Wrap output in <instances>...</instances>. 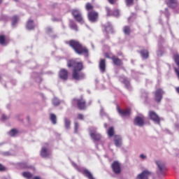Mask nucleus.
Listing matches in <instances>:
<instances>
[{
  "label": "nucleus",
  "instance_id": "nucleus-29",
  "mask_svg": "<svg viewBox=\"0 0 179 179\" xmlns=\"http://www.w3.org/2000/svg\"><path fill=\"white\" fill-rule=\"evenodd\" d=\"M64 127L66 129H69L71 128V120L68 118H64Z\"/></svg>",
  "mask_w": 179,
  "mask_h": 179
},
{
  "label": "nucleus",
  "instance_id": "nucleus-33",
  "mask_svg": "<svg viewBox=\"0 0 179 179\" xmlns=\"http://www.w3.org/2000/svg\"><path fill=\"white\" fill-rule=\"evenodd\" d=\"M6 41V36L5 35H0V44L3 45Z\"/></svg>",
  "mask_w": 179,
  "mask_h": 179
},
{
  "label": "nucleus",
  "instance_id": "nucleus-15",
  "mask_svg": "<svg viewBox=\"0 0 179 179\" xmlns=\"http://www.w3.org/2000/svg\"><path fill=\"white\" fill-rule=\"evenodd\" d=\"M90 136H91V138H92V139H93V141H100V139H101V135H100V134H99L94 131H90Z\"/></svg>",
  "mask_w": 179,
  "mask_h": 179
},
{
  "label": "nucleus",
  "instance_id": "nucleus-16",
  "mask_svg": "<svg viewBox=\"0 0 179 179\" xmlns=\"http://www.w3.org/2000/svg\"><path fill=\"white\" fill-rule=\"evenodd\" d=\"M145 124V121L143 118L138 116L134 119V125H138V127H143Z\"/></svg>",
  "mask_w": 179,
  "mask_h": 179
},
{
  "label": "nucleus",
  "instance_id": "nucleus-37",
  "mask_svg": "<svg viewBox=\"0 0 179 179\" xmlns=\"http://www.w3.org/2000/svg\"><path fill=\"white\" fill-rule=\"evenodd\" d=\"M8 169L6 166H3L2 164H0V172L7 171Z\"/></svg>",
  "mask_w": 179,
  "mask_h": 179
},
{
  "label": "nucleus",
  "instance_id": "nucleus-50",
  "mask_svg": "<svg viewBox=\"0 0 179 179\" xmlns=\"http://www.w3.org/2000/svg\"><path fill=\"white\" fill-rule=\"evenodd\" d=\"M1 3H2V0H0V5H1Z\"/></svg>",
  "mask_w": 179,
  "mask_h": 179
},
{
  "label": "nucleus",
  "instance_id": "nucleus-18",
  "mask_svg": "<svg viewBox=\"0 0 179 179\" xmlns=\"http://www.w3.org/2000/svg\"><path fill=\"white\" fill-rule=\"evenodd\" d=\"M82 174H83V176H85V177H87V178L88 179H95L94 176H93V174L92 173V172H90L89 170L87 169H84L81 171Z\"/></svg>",
  "mask_w": 179,
  "mask_h": 179
},
{
  "label": "nucleus",
  "instance_id": "nucleus-12",
  "mask_svg": "<svg viewBox=\"0 0 179 179\" xmlns=\"http://www.w3.org/2000/svg\"><path fill=\"white\" fill-rule=\"evenodd\" d=\"M165 3H166L168 8L174 9L178 6V1L177 0H165Z\"/></svg>",
  "mask_w": 179,
  "mask_h": 179
},
{
  "label": "nucleus",
  "instance_id": "nucleus-44",
  "mask_svg": "<svg viewBox=\"0 0 179 179\" xmlns=\"http://www.w3.org/2000/svg\"><path fill=\"white\" fill-rule=\"evenodd\" d=\"M140 157H141V159H146V156H145V155H143V154H141V155H140Z\"/></svg>",
  "mask_w": 179,
  "mask_h": 179
},
{
  "label": "nucleus",
  "instance_id": "nucleus-9",
  "mask_svg": "<svg viewBox=\"0 0 179 179\" xmlns=\"http://www.w3.org/2000/svg\"><path fill=\"white\" fill-rule=\"evenodd\" d=\"M111 167L115 174H120V173H121V164H120V162L117 161L113 162Z\"/></svg>",
  "mask_w": 179,
  "mask_h": 179
},
{
  "label": "nucleus",
  "instance_id": "nucleus-11",
  "mask_svg": "<svg viewBox=\"0 0 179 179\" xmlns=\"http://www.w3.org/2000/svg\"><path fill=\"white\" fill-rule=\"evenodd\" d=\"M111 60L113 64L115 66H122L124 65V62H122V59H120L118 57L113 55L111 57Z\"/></svg>",
  "mask_w": 179,
  "mask_h": 179
},
{
  "label": "nucleus",
  "instance_id": "nucleus-28",
  "mask_svg": "<svg viewBox=\"0 0 179 179\" xmlns=\"http://www.w3.org/2000/svg\"><path fill=\"white\" fill-rule=\"evenodd\" d=\"M50 121L52 122V124L54 125H55V124H57V115H55V114H54V113H50Z\"/></svg>",
  "mask_w": 179,
  "mask_h": 179
},
{
  "label": "nucleus",
  "instance_id": "nucleus-23",
  "mask_svg": "<svg viewBox=\"0 0 179 179\" xmlns=\"http://www.w3.org/2000/svg\"><path fill=\"white\" fill-rule=\"evenodd\" d=\"M140 54L143 58H145V59H148V58H149V51H148V50H141L140 51Z\"/></svg>",
  "mask_w": 179,
  "mask_h": 179
},
{
  "label": "nucleus",
  "instance_id": "nucleus-3",
  "mask_svg": "<svg viewBox=\"0 0 179 179\" xmlns=\"http://www.w3.org/2000/svg\"><path fill=\"white\" fill-rule=\"evenodd\" d=\"M71 15L73 16V18L78 23H83V16L82 15V13L78 9H73L71 10Z\"/></svg>",
  "mask_w": 179,
  "mask_h": 179
},
{
  "label": "nucleus",
  "instance_id": "nucleus-41",
  "mask_svg": "<svg viewBox=\"0 0 179 179\" xmlns=\"http://www.w3.org/2000/svg\"><path fill=\"white\" fill-rule=\"evenodd\" d=\"M117 1L118 0H108V2L110 3V5H115V3H117Z\"/></svg>",
  "mask_w": 179,
  "mask_h": 179
},
{
  "label": "nucleus",
  "instance_id": "nucleus-25",
  "mask_svg": "<svg viewBox=\"0 0 179 179\" xmlns=\"http://www.w3.org/2000/svg\"><path fill=\"white\" fill-rule=\"evenodd\" d=\"M123 33L126 35V36H129V34H131V27L129 26H124L123 27Z\"/></svg>",
  "mask_w": 179,
  "mask_h": 179
},
{
  "label": "nucleus",
  "instance_id": "nucleus-51",
  "mask_svg": "<svg viewBox=\"0 0 179 179\" xmlns=\"http://www.w3.org/2000/svg\"><path fill=\"white\" fill-rule=\"evenodd\" d=\"M23 164H24V163H22V164H21V166H23Z\"/></svg>",
  "mask_w": 179,
  "mask_h": 179
},
{
  "label": "nucleus",
  "instance_id": "nucleus-36",
  "mask_svg": "<svg viewBox=\"0 0 179 179\" xmlns=\"http://www.w3.org/2000/svg\"><path fill=\"white\" fill-rule=\"evenodd\" d=\"M79 129V123L78 122H74V131L76 134H78V131Z\"/></svg>",
  "mask_w": 179,
  "mask_h": 179
},
{
  "label": "nucleus",
  "instance_id": "nucleus-52",
  "mask_svg": "<svg viewBox=\"0 0 179 179\" xmlns=\"http://www.w3.org/2000/svg\"><path fill=\"white\" fill-rule=\"evenodd\" d=\"M24 169H27V166H24Z\"/></svg>",
  "mask_w": 179,
  "mask_h": 179
},
{
  "label": "nucleus",
  "instance_id": "nucleus-27",
  "mask_svg": "<svg viewBox=\"0 0 179 179\" xmlns=\"http://www.w3.org/2000/svg\"><path fill=\"white\" fill-rule=\"evenodd\" d=\"M107 133L110 138H113V136H114V134H115V131H114V127H109Z\"/></svg>",
  "mask_w": 179,
  "mask_h": 179
},
{
  "label": "nucleus",
  "instance_id": "nucleus-30",
  "mask_svg": "<svg viewBox=\"0 0 179 179\" xmlns=\"http://www.w3.org/2000/svg\"><path fill=\"white\" fill-rule=\"evenodd\" d=\"M12 20V25L15 26L17 24L19 20V17L17 15H15L11 18Z\"/></svg>",
  "mask_w": 179,
  "mask_h": 179
},
{
  "label": "nucleus",
  "instance_id": "nucleus-45",
  "mask_svg": "<svg viewBox=\"0 0 179 179\" xmlns=\"http://www.w3.org/2000/svg\"><path fill=\"white\" fill-rule=\"evenodd\" d=\"M2 120H3V121H5L6 120H8V117H6V115H2Z\"/></svg>",
  "mask_w": 179,
  "mask_h": 179
},
{
  "label": "nucleus",
  "instance_id": "nucleus-1",
  "mask_svg": "<svg viewBox=\"0 0 179 179\" xmlns=\"http://www.w3.org/2000/svg\"><path fill=\"white\" fill-rule=\"evenodd\" d=\"M68 68H73L72 78L74 80H83L85 79V73L82 72L85 69L83 62L78 61L76 59H69L67 61Z\"/></svg>",
  "mask_w": 179,
  "mask_h": 179
},
{
  "label": "nucleus",
  "instance_id": "nucleus-26",
  "mask_svg": "<svg viewBox=\"0 0 179 179\" xmlns=\"http://www.w3.org/2000/svg\"><path fill=\"white\" fill-rule=\"evenodd\" d=\"M85 9L87 12H90V10H94L93 9H94V6H93L92 3H87L85 4Z\"/></svg>",
  "mask_w": 179,
  "mask_h": 179
},
{
  "label": "nucleus",
  "instance_id": "nucleus-20",
  "mask_svg": "<svg viewBox=\"0 0 179 179\" xmlns=\"http://www.w3.org/2000/svg\"><path fill=\"white\" fill-rule=\"evenodd\" d=\"M156 164L157 165L159 170L161 173H163V171L166 170V165L164 163L157 161Z\"/></svg>",
  "mask_w": 179,
  "mask_h": 179
},
{
  "label": "nucleus",
  "instance_id": "nucleus-10",
  "mask_svg": "<svg viewBox=\"0 0 179 179\" xmlns=\"http://www.w3.org/2000/svg\"><path fill=\"white\" fill-rule=\"evenodd\" d=\"M59 78L62 79V80H68L69 78V72L68 70L65 69H61L59 71Z\"/></svg>",
  "mask_w": 179,
  "mask_h": 179
},
{
  "label": "nucleus",
  "instance_id": "nucleus-19",
  "mask_svg": "<svg viewBox=\"0 0 179 179\" xmlns=\"http://www.w3.org/2000/svg\"><path fill=\"white\" fill-rule=\"evenodd\" d=\"M99 69L103 73H104V72H106V59H100Z\"/></svg>",
  "mask_w": 179,
  "mask_h": 179
},
{
  "label": "nucleus",
  "instance_id": "nucleus-13",
  "mask_svg": "<svg viewBox=\"0 0 179 179\" xmlns=\"http://www.w3.org/2000/svg\"><path fill=\"white\" fill-rule=\"evenodd\" d=\"M77 106L79 110H85L86 108V101L83 99H77Z\"/></svg>",
  "mask_w": 179,
  "mask_h": 179
},
{
  "label": "nucleus",
  "instance_id": "nucleus-2",
  "mask_svg": "<svg viewBox=\"0 0 179 179\" xmlns=\"http://www.w3.org/2000/svg\"><path fill=\"white\" fill-rule=\"evenodd\" d=\"M66 44L71 47L76 54L78 55H85L89 57V49L84 46L79 41L71 39L66 42Z\"/></svg>",
  "mask_w": 179,
  "mask_h": 179
},
{
  "label": "nucleus",
  "instance_id": "nucleus-47",
  "mask_svg": "<svg viewBox=\"0 0 179 179\" xmlns=\"http://www.w3.org/2000/svg\"><path fill=\"white\" fill-rule=\"evenodd\" d=\"M133 15H131L130 17H128V22H131V19H132Z\"/></svg>",
  "mask_w": 179,
  "mask_h": 179
},
{
  "label": "nucleus",
  "instance_id": "nucleus-53",
  "mask_svg": "<svg viewBox=\"0 0 179 179\" xmlns=\"http://www.w3.org/2000/svg\"><path fill=\"white\" fill-rule=\"evenodd\" d=\"M0 79H1V76H0Z\"/></svg>",
  "mask_w": 179,
  "mask_h": 179
},
{
  "label": "nucleus",
  "instance_id": "nucleus-5",
  "mask_svg": "<svg viewBox=\"0 0 179 179\" xmlns=\"http://www.w3.org/2000/svg\"><path fill=\"white\" fill-rule=\"evenodd\" d=\"M148 117H150L151 121H153V122H155V124H158V125H160L161 119L159 115L156 113V112H155L154 110H150L148 112Z\"/></svg>",
  "mask_w": 179,
  "mask_h": 179
},
{
  "label": "nucleus",
  "instance_id": "nucleus-48",
  "mask_svg": "<svg viewBox=\"0 0 179 179\" xmlns=\"http://www.w3.org/2000/svg\"><path fill=\"white\" fill-rule=\"evenodd\" d=\"M176 91L179 94V87H176Z\"/></svg>",
  "mask_w": 179,
  "mask_h": 179
},
{
  "label": "nucleus",
  "instance_id": "nucleus-35",
  "mask_svg": "<svg viewBox=\"0 0 179 179\" xmlns=\"http://www.w3.org/2000/svg\"><path fill=\"white\" fill-rule=\"evenodd\" d=\"M127 6H132L134 5V0H124Z\"/></svg>",
  "mask_w": 179,
  "mask_h": 179
},
{
  "label": "nucleus",
  "instance_id": "nucleus-31",
  "mask_svg": "<svg viewBox=\"0 0 179 179\" xmlns=\"http://www.w3.org/2000/svg\"><path fill=\"white\" fill-rule=\"evenodd\" d=\"M105 10L108 17L113 16V11L111 10V8H110V7L106 6L105 8Z\"/></svg>",
  "mask_w": 179,
  "mask_h": 179
},
{
  "label": "nucleus",
  "instance_id": "nucleus-34",
  "mask_svg": "<svg viewBox=\"0 0 179 179\" xmlns=\"http://www.w3.org/2000/svg\"><path fill=\"white\" fill-rule=\"evenodd\" d=\"M17 134V130L16 129H13L9 131L10 136H15Z\"/></svg>",
  "mask_w": 179,
  "mask_h": 179
},
{
  "label": "nucleus",
  "instance_id": "nucleus-4",
  "mask_svg": "<svg viewBox=\"0 0 179 179\" xmlns=\"http://www.w3.org/2000/svg\"><path fill=\"white\" fill-rule=\"evenodd\" d=\"M88 20L92 23H96L99 20V13L96 10H90L87 13Z\"/></svg>",
  "mask_w": 179,
  "mask_h": 179
},
{
  "label": "nucleus",
  "instance_id": "nucleus-32",
  "mask_svg": "<svg viewBox=\"0 0 179 179\" xmlns=\"http://www.w3.org/2000/svg\"><path fill=\"white\" fill-rule=\"evenodd\" d=\"M70 28H71L72 30H75V31H78V25H77L75 22H71V24H70Z\"/></svg>",
  "mask_w": 179,
  "mask_h": 179
},
{
  "label": "nucleus",
  "instance_id": "nucleus-43",
  "mask_svg": "<svg viewBox=\"0 0 179 179\" xmlns=\"http://www.w3.org/2000/svg\"><path fill=\"white\" fill-rule=\"evenodd\" d=\"M78 120H83V115H82L81 113H79L78 115Z\"/></svg>",
  "mask_w": 179,
  "mask_h": 179
},
{
  "label": "nucleus",
  "instance_id": "nucleus-7",
  "mask_svg": "<svg viewBox=\"0 0 179 179\" xmlns=\"http://www.w3.org/2000/svg\"><path fill=\"white\" fill-rule=\"evenodd\" d=\"M163 94H164V91L162 88H158L155 92V100L156 103H160L163 99Z\"/></svg>",
  "mask_w": 179,
  "mask_h": 179
},
{
  "label": "nucleus",
  "instance_id": "nucleus-42",
  "mask_svg": "<svg viewBox=\"0 0 179 179\" xmlns=\"http://www.w3.org/2000/svg\"><path fill=\"white\" fill-rule=\"evenodd\" d=\"M111 54L108 53V52H106L105 53V57L108 58V59H111Z\"/></svg>",
  "mask_w": 179,
  "mask_h": 179
},
{
  "label": "nucleus",
  "instance_id": "nucleus-14",
  "mask_svg": "<svg viewBox=\"0 0 179 179\" xmlns=\"http://www.w3.org/2000/svg\"><path fill=\"white\" fill-rule=\"evenodd\" d=\"M152 174L149 171H143L141 174L137 176L136 179H149V176Z\"/></svg>",
  "mask_w": 179,
  "mask_h": 179
},
{
  "label": "nucleus",
  "instance_id": "nucleus-49",
  "mask_svg": "<svg viewBox=\"0 0 179 179\" xmlns=\"http://www.w3.org/2000/svg\"><path fill=\"white\" fill-rule=\"evenodd\" d=\"M15 2H18L19 1V0H14Z\"/></svg>",
  "mask_w": 179,
  "mask_h": 179
},
{
  "label": "nucleus",
  "instance_id": "nucleus-38",
  "mask_svg": "<svg viewBox=\"0 0 179 179\" xmlns=\"http://www.w3.org/2000/svg\"><path fill=\"white\" fill-rule=\"evenodd\" d=\"M52 104L54 106H59V104H61V102L59 101V100L57 99H53L52 101Z\"/></svg>",
  "mask_w": 179,
  "mask_h": 179
},
{
  "label": "nucleus",
  "instance_id": "nucleus-46",
  "mask_svg": "<svg viewBox=\"0 0 179 179\" xmlns=\"http://www.w3.org/2000/svg\"><path fill=\"white\" fill-rule=\"evenodd\" d=\"M32 179H41V178L40 176H34L32 178Z\"/></svg>",
  "mask_w": 179,
  "mask_h": 179
},
{
  "label": "nucleus",
  "instance_id": "nucleus-6",
  "mask_svg": "<svg viewBox=\"0 0 179 179\" xmlns=\"http://www.w3.org/2000/svg\"><path fill=\"white\" fill-rule=\"evenodd\" d=\"M40 155L41 156V157H43L44 159L50 157V156H51V152L48 149V143H45V146L42 147L40 151Z\"/></svg>",
  "mask_w": 179,
  "mask_h": 179
},
{
  "label": "nucleus",
  "instance_id": "nucleus-24",
  "mask_svg": "<svg viewBox=\"0 0 179 179\" xmlns=\"http://www.w3.org/2000/svg\"><path fill=\"white\" fill-rule=\"evenodd\" d=\"M22 176L24 178H27V179H31L33 178V173L29 172V171H25V172H23L22 173Z\"/></svg>",
  "mask_w": 179,
  "mask_h": 179
},
{
  "label": "nucleus",
  "instance_id": "nucleus-39",
  "mask_svg": "<svg viewBox=\"0 0 179 179\" xmlns=\"http://www.w3.org/2000/svg\"><path fill=\"white\" fill-rule=\"evenodd\" d=\"M122 83L125 85L126 87H129V80H128L127 79H124Z\"/></svg>",
  "mask_w": 179,
  "mask_h": 179
},
{
  "label": "nucleus",
  "instance_id": "nucleus-22",
  "mask_svg": "<svg viewBox=\"0 0 179 179\" xmlns=\"http://www.w3.org/2000/svg\"><path fill=\"white\" fill-rule=\"evenodd\" d=\"M27 29L28 30H33L34 29V21L32 20H28L27 22Z\"/></svg>",
  "mask_w": 179,
  "mask_h": 179
},
{
  "label": "nucleus",
  "instance_id": "nucleus-40",
  "mask_svg": "<svg viewBox=\"0 0 179 179\" xmlns=\"http://www.w3.org/2000/svg\"><path fill=\"white\" fill-rule=\"evenodd\" d=\"M112 15H113V16H120V10H115L113 13H112Z\"/></svg>",
  "mask_w": 179,
  "mask_h": 179
},
{
  "label": "nucleus",
  "instance_id": "nucleus-21",
  "mask_svg": "<svg viewBox=\"0 0 179 179\" xmlns=\"http://www.w3.org/2000/svg\"><path fill=\"white\" fill-rule=\"evenodd\" d=\"M103 27L106 33H113V25H111V23L108 22Z\"/></svg>",
  "mask_w": 179,
  "mask_h": 179
},
{
  "label": "nucleus",
  "instance_id": "nucleus-8",
  "mask_svg": "<svg viewBox=\"0 0 179 179\" xmlns=\"http://www.w3.org/2000/svg\"><path fill=\"white\" fill-rule=\"evenodd\" d=\"M117 111L121 117H129V115H131V109L127 108L126 110H122L118 105H117Z\"/></svg>",
  "mask_w": 179,
  "mask_h": 179
},
{
  "label": "nucleus",
  "instance_id": "nucleus-17",
  "mask_svg": "<svg viewBox=\"0 0 179 179\" xmlns=\"http://www.w3.org/2000/svg\"><path fill=\"white\" fill-rule=\"evenodd\" d=\"M114 142H115V146L117 148H120L121 145H122V138L120 136L115 135L114 136Z\"/></svg>",
  "mask_w": 179,
  "mask_h": 179
}]
</instances>
